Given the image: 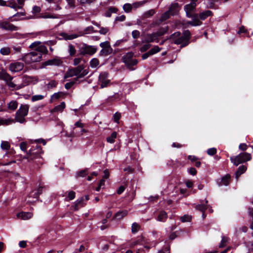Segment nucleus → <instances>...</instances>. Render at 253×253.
<instances>
[{
	"mask_svg": "<svg viewBox=\"0 0 253 253\" xmlns=\"http://www.w3.org/2000/svg\"><path fill=\"white\" fill-rule=\"evenodd\" d=\"M77 81L74 80L73 81L69 83H67L65 85V87L67 89H69L72 86L76 83Z\"/></svg>",
	"mask_w": 253,
	"mask_h": 253,
	"instance_id": "obj_60",
	"label": "nucleus"
},
{
	"mask_svg": "<svg viewBox=\"0 0 253 253\" xmlns=\"http://www.w3.org/2000/svg\"><path fill=\"white\" fill-rule=\"evenodd\" d=\"M170 15H172V12L171 10V8H170L169 10L163 14H162L160 20L157 22V24H160L162 22L165 21L169 18Z\"/></svg>",
	"mask_w": 253,
	"mask_h": 253,
	"instance_id": "obj_17",
	"label": "nucleus"
},
{
	"mask_svg": "<svg viewBox=\"0 0 253 253\" xmlns=\"http://www.w3.org/2000/svg\"><path fill=\"white\" fill-rule=\"evenodd\" d=\"M6 84L9 86V87L12 88H15L16 89H19L22 87L21 85H17L15 84H14L12 81V80L8 81V82L6 83Z\"/></svg>",
	"mask_w": 253,
	"mask_h": 253,
	"instance_id": "obj_35",
	"label": "nucleus"
},
{
	"mask_svg": "<svg viewBox=\"0 0 253 253\" xmlns=\"http://www.w3.org/2000/svg\"><path fill=\"white\" fill-rule=\"evenodd\" d=\"M24 66V64L21 62H14L10 64L9 69L12 72H18L21 71Z\"/></svg>",
	"mask_w": 253,
	"mask_h": 253,
	"instance_id": "obj_13",
	"label": "nucleus"
},
{
	"mask_svg": "<svg viewBox=\"0 0 253 253\" xmlns=\"http://www.w3.org/2000/svg\"><path fill=\"white\" fill-rule=\"evenodd\" d=\"M85 204L84 203V197H82L80 199H78L72 206V208L75 211H78L81 208L84 206Z\"/></svg>",
	"mask_w": 253,
	"mask_h": 253,
	"instance_id": "obj_15",
	"label": "nucleus"
},
{
	"mask_svg": "<svg viewBox=\"0 0 253 253\" xmlns=\"http://www.w3.org/2000/svg\"><path fill=\"white\" fill-rule=\"evenodd\" d=\"M29 47L31 49H35L34 51H36L43 54H47L48 52L47 48L44 45L42 44V42L39 41L33 42L29 46Z\"/></svg>",
	"mask_w": 253,
	"mask_h": 253,
	"instance_id": "obj_10",
	"label": "nucleus"
},
{
	"mask_svg": "<svg viewBox=\"0 0 253 253\" xmlns=\"http://www.w3.org/2000/svg\"><path fill=\"white\" fill-rule=\"evenodd\" d=\"M65 107V103L62 102L60 105L56 106L53 110L52 112H62Z\"/></svg>",
	"mask_w": 253,
	"mask_h": 253,
	"instance_id": "obj_30",
	"label": "nucleus"
},
{
	"mask_svg": "<svg viewBox=\"0 0 253 253\" xmlns=\"http://www.w3.org/2000/svg\"><path fill=\"white\" fill-rule=\"evenodd\" d=\"M62 63V62L58 59H54L49 60L45 62L46 65H60Z\"/></svg>",
	"mask_w": 253,
	"mask_h": 253,
	"instance_id": "obj_28",
	"label": "nucleus"
},
{
	"mask_svg": "<svg viewBox=\"0 0 253 253\" xmlns=\"http://www.w3.org/2000/svg\"><path fill=\"white\" fill-rule=\"evenodd\" d=\"M60 36L66 40H71L79 37L78 34H68L64 32L61 33Z\"/></svg>",
	"mask_w": 253,
	"mask_h": 253,
	"instance_id": "obj_21",
	"label": "nucleus"
},
{
	"mask_svg": "<svg viewBox=\"0 0 253 253\" xmlns=\"http://www.w3.org/2000/svg\"><path fill=\"white\" fill-rule=\"evenodd\" d=\"M32 214L29 212H20L17 214L18 217H21L22 219L26 220L30 218Z\"/></svg>",
	"mask_w": 253,
	"mask_h": 253,
	"instance_id": "obj_22",
	"label": "nucleus"
},
{
	"mask_svg": "<svg viewBox=\"0 0 253 253\" xmlns=\"http://www.w3.org/2000/svg\"><path fill=\"white\" fill-rule=\"evenodd\" d=\"M144 242V239L143 237H138V239L134 241L132 243V244L134 246L137 245H143V243Z\"/></svg>",
	"mask_w": 253,
	"mask_h": 253,
	"instance_id": "obj_49",
	"label": "nucleus"
},
{
	"mask_svg": "<svg viewBox=\"0 0 253 253\" xmlns=\"http://www.w3.org/2000/svg\"><path fill=\"white\" fill-rule=\"evenodd\" d=\"M212 13L211 10H206L199 13V18L202 20H205L207 17L211 16Z\"/></svg>",
	"mask_w": 253,
	"mask_h": 253,
	"instance_id": "obj_24",
	"label": "nucleus"
},
{
	"mask_svg": "<svg viewBox=\"0 0 253 253\" xmlns=\"http://www.w3.org/2000/svg\"><path fill=\"white\" fill-rule=\"evenodd\" d=\"M108 73L107 72L101 73L99 77V84L101 88L107 87L110 83V80L108 79Z\"/></svg>",
	"mask_w": 253,
	"mask_h": 253,
	"instance_id": "obj_11",
	"label": "nucleus"
},
{
	"mask_svg": "<svg viewBox=\"0 0 253 253\" xmlns=\"http://www.w3.org/2000/svg\"><path fill=\"white\" fill-rule=\"evenodd\" d=\"M74 127H73V133H75V132L76 131V128L77 127H80L81 128V133L82 134L86 132L87 131L84 128V124L81 122V121H79L77 122L75 125Z\"/></svg>",
	"mask_w": 253,
	"mask_h": 253,
	"instance_id": "obj_20",
	"label": "nucleus"
},
{
	"mask_svg": "<svg viewBox=\"0 0 253 253\" xmlns=\"http://www.w3.org/2000/svg\"><path fill=\"white\" fill-rule=\"evenodd\" d=\"M187 159L190 160L192 163L196 162L197 161L199 160L200 159L194 155H189L187 157Z\"/></svg>",
	"mask_w": 253,
	"mask_h": 253,
	"instance_id": "obj_57",
	"label": "nucleus"
},
{
	"mask_svg": "<svg viewBox=\"0 0 253 253\" xmlns=\"http://www.w3.org/2000/svg\"><path fill=\"white\" fill-rule=\"evenodd\" d=\"M247 170V167L244 165L240 166L236 172V177L238 178L241 174L245 172Z\"/></svg>",
	"mask_w": 253,
	"mask_h": 253,
	"instance_id": "obj_26",
	"label": "nucleus"
},
{
	"mask_svg": "<svg viewBox=\"0 0 253 253\" xmlns=\"http://www.w3.org/2000/svg\"><path fill=\"white\" fill-rule=\"evenodd\" d=\"M29 143H20V146L21 150L26 152L27 155L23 157L22 162L24 163H28L29 166L34 169L39 168L40 165L43 164V159L41 156V154H43V151L42 150L41 146L38 145L39 143H35L36 147L32 146L27 151V148L29 146H28Z\"/></svg>",
	"mask_w": 253,
	"mask_h": 253,
	"instance_id": "obj_1",
	"label": "nucleus"
},
{
	"mask_svg": "<svg viewBox=\"0 0 253 253\" xmlns=\"http://www.w3.org/2000/svg\"><path fill=\"white\" fill-rule=\"evenodd\" d=\"M217 152V150L215 148H211L207 150V153L210 156H213Z\"/></svg>",
	"mask_w": 253,
	"mask_h": 253,
	"instance_id": "obj_51",
	"label": "nucleus"
},
{
	"mask_svg": "<svg viewBox=\"0 0 253 253\" xmlns=\"http://www.w3.org/2000/svg\"><path fill=\"white\" fill-rule=\"evenodd\" d=\"M133 55L132 52H128L123 57L124 62L131 69L133 66L136 65L137 63L136 59H132Z\"/></svg>",
	"mask_w": 253,
	"mask_h": 253,
	"instance_id": "obj_9",
	"label": "nucleus"
},
{
	"mask_svg": "<svg viewBox=\"0 0 253 253\" xmlns=\"http://www.w3.org/2000/svg\"><path fill=\"white\" fill-rule=\"evenodd\" d=\"M167 217L168 216L167 212L164 211H162L159 212L157 219L159 221L164 222L167 218Z\"/></svg>",
	"mask_w": 253,
	"mask_h": 253,
	"instance_id": "obj_25",
	"label": "nucleus"
},
{
	"mask_svg": "<svg viewBox=\"0 0 253 253\" xmlns=\"http://www.w3.org/2000/svg\"><path fill=\"white\" fill-rule=\"evenodd\" d=\"M57 84V82L56 81L52 80L46 84V86L47 89H50L53 87H55Z\"/></svg>",
	"mask_w": 253,
	"mask_h": 253,
	"instance_id": "obj_40",
	"label": "nucleus"
},
{
	"mask_svg": "<svg viewBox=\"0 0 253 253\" xmlns=\"http://www.w3.org/2000/svg\"><path fill=\"white\" fill-rule=\"evenodd\" d=\"M22 59L26 64H28L39 62L42 60V53L33 51L25 54Z\"/></svg>",
	"mask_w": 253,
	"mask_h": 253,
	"instance_id": "obj_4",
	"label": "nucleus"
},
{
	"mask_svg": "<svg viewBox=\"0 0 253 253\" xmlns=\"http://www.w3.org/2000/svg\"><path fill=\"white\" fill-rule=\"evenodd\" d=\"M44 97V95H33L31 98V100L33 102L36 101L38 100H42Z\"/></svg>",
	"mask_w": 253,
	"mask_h": 253,
	"instance_id": "obj_50",
	"label": "nucleus"
},
{
	"mask_svg": "<svg viewBox=\"0 0 253 253\" xmlns=\"http://www.w3.org/2000/svg\"><path fill=\"white\" fill-rule=\"evenodd\" d=\"M155 13V11L154 9H151L148 11H146L143 14V17L144 18H149L153 16Z\"/></svg>",
	"mask_w": 253,
	"mask_h": 253,
	"instance_id": "obj_47",
	"label": "nucleus"
},
{
	"mask_svg": "<svg viewBox=\"0 0 253 253\" xmlns=\"http://www.w3.org/2000/svg\"><path fill=\"white\" fill-rule=\"evenodd\" d=\"M69 7L74 8L75 7V0H66Z\"/></svg>",
	"mask_w": 253,
	"mask_h": 253,
	"instance_id": "obj_62",
	"label": "nucleus"
},
{
	"mask_svg": "<svg viewBox=\"0 0 253 253\" xmlns=\"http://www.w3.org/2000/svg\"><path fill=\"white\" fill-rule=\"evenodd\" d=\"M140 225L137 224L136 222H134L132 223L131 226V232L133 234H135L138 232L139 229H140Z\"/></svg>",
	"mask_w": 253,
	"mask_h": 253,
	"instance_id": "obj_39",
	"label": "nucleus"
},
{
	"mask_svg": "<svg viewBox=\"0 0 253 253\" xmlns=\"http://www.w3.org/2000/svg\"><path fill=\"white\" fill-rule=\"evenodd\" d=\"M117 133L116 132H113L111 135L107 138V141L108 142H113L115 141Z\"/></svg>",
	"mask_w": 253,
	"mask_h": 253,
	"instance_id": "obj_45",
	"label": "nucleus"
},
{
	"mask_svg": "<svg viewBox=\"0 0 253 253\" xmlns=\"http://www.w3.org/2000/svg\"><path fill=\"white\" fill-rule=\"evenodd\" d=\"M100 46L102 48H107V47L108 48V47H111L109 42H108L107 41L100 43Z\"/></svg>",
	"mask_w": 253,
	"mask_h": 253,
	"instance_id": "obj_63",
	"label": "nucleus"
},
{
	"mask_svg": "<svg viewBox=\"0 0 253 253\" xmlns=\"http://www.w3.org/2000/svg\"><path fill=\"white\" fill-rule=\"evenodd\" d=\"M14 121L12 119H0V125H8L13 123Z\"/></svg>",
	"mask_w": 253,
	"mask_h": 253,
	"instance_id": "obj_43",
	"label": "nucleus"
},
{
	"mask_svg": "<svg viewBox=\"0 0 253 253\" xmlns=\"http://www.w3.org/2000/svg\"><path fill=\"white\" fill-rule=\"evenodd\" d=\"M41 11V8L40 6L35 5L32 8V13L36 14L39 13Z\"/></svg>",
	"mask_w": 253,
	"mask_h": 253,
	"instance_id": "obj_56",
	"label": "nucleus"
},
{
	"mask_svg": "<svg viewBox=\"0 0 253 253\" xmlns=\"http://www.w3.org/2000/svg\"><path fill=\"white\" fill-rule=\"evenodd\" d=\"M88 174V169L86 168L84 169L81 170L79 171L77 173V177H84L87 175Z\"/></svg>",
	"mask_w": 253,
	"mask_h": 253,
	"instance_id": "obj_32",
	"label": "nucleus"
},
{
	"mask_svg": "<svg viewBox=\"0 0 253 253\" xmlns=\"http://www.w3.org/2000/svg\"><path fill=\"white\" fill-rule=\"evenodd\" d=\"M0 147L3 150H9L10 148V143H1Z\"/></svg>",
	"mask_w": 253,
	"mask_h": 253,
	"instance_id": "obj_59",
	"label": "nucleus"
},
{
	"mask_svg": "<svg viewBox=\"0 0 253 253\" xmlns=\"http://www.w3.org/2000/svg\"><path fill=\"white\" fill-rule=\"evenodd\" d=\"M94 31V28L92 26H88L86 27L84 31L80 32L79 34H78L79 37L82 36L85 34H89L91 33L95 32Z\"/></svg>",
	"mask_w": 253,
	"mask_h": 253,
	"instance_id": "obj_23",
	"label": "nucleus"
},
{
	"mask_svg": "<svg viewBox=\"0 0 253 253\" xmlns=\"http://www.w3.org/2000/svg\"><path fill=\"white\" fill-rule=\"evenodd\" d=\"M0 29L8 31H15L19 30V28L12 23L8 20H0Z\"/></svg>",
	"mask_w": 253,
	"mask_h": 253,
	"instance_id": "obj_7",
	"label": "nucleus"
},
{
	"mask_svg": "<svg viewBox=\"0 0 253 253\" xmlns=\"http://www.w3.org/2000/svg\"><path fill=\"white\" fill-rule=\"evenodd\" d=\"M96 0H80V2L82 5H89Z\"/></svg>",
	"mask_w": 253,
	"mask_h": 253,
	"instance_id": "obj_52",
	"label": "nucleus"
},
{
	"mask_svg": "<svg viewBox=\"0 0 253 253\" xmlns=\"http://www.w3.org/2000/svg\"><path fill=\"white\" fill-rule=\"evenodd\" d=\"M158 253H170V247L169 245L164 247Z\"/></svg>",
	"mask_w": 253,
	"mask_h": 253,
	"instance_id": "obj_53",
	"label": "nucleus"
},
{
	"mask_svg": "<svg viewBox=\"0 0 253 253\" xmlns=\"http://www.w3.org/2000/svg\"><path fill=\"white\" fill-rule=\"evenodd\" d=\"M29 106L27 104L21 105L16 113L15 120L16 121L23 123L25 121V117L28 114Z\"/></svg>",
	"mask_w": 253,
	"mask_h": 253,
	"instance_id": "obj_6",
	"label": "nucleus"
},
{
	"mask_svg": "<svg viewBox=\"0 0 253 253\" xmlns=\"http://www.w3.org/2000/svg\"><path fill=\"white\" fill-rule=\"evenodd\" d=\"M196 3L191 2L190 4H186L184 7V9L186 12L187 17H190L192 16V14H193L196 10Z\"/></svg>",
	"mask_w": 253,
	"mask_h": 253,
	"instance_id": "obj_12",
	"label": "nucleus"
},
{
	"mask_svg": "<svg viewBox=\"0 0 253 253\" xmlns=\"http://www.w3.org/2000/svg\"><path fill=\"white\" fill-rule=\"evenodd\" d=\"M84 69V66L83 65L69 69L65 74L64 79L76 76L74 80L77 81L79 79L83 78L88 74V71Z\"/></svg>",
	"mask_w": 253,
	"mask_h": 253,
	"instance_id": "obj_2",
	"label": "nucleus"
},
{
	"mask_svg": "<svg viewBox=\"0 0 253 253\" xmlns=\"http://www.w3.org/2000/svg\"><path fill=\"white\" fill-rule=\"evenodd\" d=\"M231 179V176L229 174H227L221 178L217 180V183L219 186L222 185L227 186Z\"/></svg>",
	"mask_w": 253,
	"mask_h": 253,
	"instance_id": "obj_14",
	"label": "nucleus"
},
{
	"mask_svg": "<svg viewBox=\"0 0 253 253\" xmlns=\"http://www.w3.org/2000/svg\"><path fill=\"white\" fill-rule=\"evenodd\" d=\"M113 52V49L111 47H107V48H104L100 52V55L101 56H107L111 54Z\"/></svg>",
	"mask_w": 253,
	"mask_h": 253,
	"instance_id": "obj_27",
	"label": "nucleus"
},
{
	"mask_svg": "<svg viewBox=\"0 0 253 253\" xmlns=\"http://www.w3.org/2000/svg\"><path fill=\"white\" fill-rule=\"evenodd\" d=\"M132 5L129 3H126L123 6V9L126 12L128 13L131 11Z\"/></svg>",
	"mask_w": 253,
	"mask_h": 253,
	"instance_id": "obj_48",
	"label": "nucleus"
},
{
	"mask_svg": "<svg viewBox=\"0 0 253 253\" xmlns=\"http://www.w3.org/2000/svg\"><path fill=\"white\" fill-rule=\"evenodd\" d=\"M192 219V217L188 214H185L180 217V220L182 222H190Z\"/></svg>",
	"mask_w": 253,
	"mask_h": 253,
	"instance_id": "obj_41",
	"label": "nucleus"
},
{
	"mask_svg": "<svg viewBox=\"0 0 253 253\" xmlns=\"http://www.w3.org/2000/svg\"><path fill=\"white\" fill-rule=\"evenodd\" d=\"M8 4L7 6L10 7L11 8L17 9H21L22 8V6H20L17 5L14 0H9L8 1Z\"/></svg>",
	"mask_w": 253,
	"mask_h": 253,
	"instance_id": "obj_33",
	"label": "nucleus"
},
{
	"mask_svg": "<svg viewBox=\"0 0 253 253\" xmlns=\"http://www.w3.org/2000/svg\"><path fill=\"white\" fill-rule=\"evenodd\" d=\"M17 106H18L17 102L16 101H12L9 102V103L8 104V107L9 109L12 110H14L17 108Z\"/></svg>",
	"mask_w": 253,
	"mask_h": 253,
	"instance_id": "obj_44",
	"label": "nucleus"
},
{
	"mask_svg": "<svg viewBox=\"0 0 253 253\" xmlns=\"http://www.w3.org/2000/svg\"><path fill=\"white\" fill-rule=\"evenodd\" d=\"M175 37L178 38L175 40V44H180V47L182 48L187 46L189 43L191 33L189 30L184 31L182 35L180 32H176L175 33Z\"/></svg>",
	"mask_w": 253,
	"mask_h": 253,
	"instance_id": "obj_3",
	"label": "nucleus"
},
{
	"mask_svg": "<svg viewBox=\"0 0 253 253\" xmlns=\"http://www.w3.org/2000/svg\"><path fill=\"white\" fill-rule=\"evenodd\" d=\"M30 196L33 197L34 198L38 199L39 198L40 195L38 194V192L35 189L30 193Z\"/></svg>",
	"mask_w": 253,
	"mask_h": 253,
	"instance_id": "obj_61",
	"label": "nucleus"
},
{
	"mask_svg": "<svg viewBox=\"0 0 253 253\" xmlns=\"http://www.w3.org/2000/svg\"><path fill=\"white\" fill-rule=\"evenodd\" d=\"M76 197V193L73 191H70L68 193L67 197L65 198L66 201H71L75 199Z\"/></svg>",
	"mask_w": 253,
	"mask_h": 253,
	"instance_id": "obj_42",
	"label": "nucleus"
},
{
	"mask_svg": "<svg viewBox=\"0 0 253 253\" xmlns=\"http://www.w3.org/2000/svg\"><path fill=\"white\" fill-rule=\"evenodd\" d=\"M196 209L202 212L205 211L207 209V207L206 205L204 204H199L196 205Z\"/></svg>",
	"mask_w": 253,
	"mask_h": 253,
	"instance_id": "obj_46",
	"label": "nucleus"
},
{
	"mask_svg": "<svg viewBox=\"0 0 253 253\" xmlns=\"http://www.w3.org/2000/svg\"><path fill=\"white\" fill-rule=\"evenodd\" d=\"M125 189H126V188L124 186H123V185L120 186L117 190V193L118 195H121L124 192Z\"/></svg>",
	"mask_w": 253,
	"mask_h": 253,
	"instance_id": "obj_64",
	"label": "nucleus"
},
{
	"mask_svg": "<svg viewBox=\"0 0 253 253\" xmlns=\"http://www.w3.org/2000/svg\"><path fill=\"white\" fill-rule=\"evenodd\" d=\"M1 54L6 55L10 53V48L8 47H3L0 50Z\"/></svg>",
	"mask_w": 253,
	"mask_h": 253,
	"instance_id": "obj_54",
	"label": "nucleus"
},
{
	"mask_svg": "<svg viewBox=\"0 0 253 253\" xmlns=\"http://www.w3.org/2000/svg\"><path fill=\"white\" fill-rule=\"evenodd\" d=\"M68 51L71 56H74L76 53V49L73 45L70 44L68 46Z\"/></svg>",
	"mask_w": 253,
	"mask_h": 253,
	"instance_id": "obj_34",
	"label": "nucleus"
},
{
	"mask_svg": "<svg viewBox=\"0 0 253 253\" xmlns=\"http://www.w3.org/2000/svg\"><path fill=\"white\" fill-rule=\"evenodd\" d=\"M99 64V61L97 58H94L90 61V66L92 68H96L98 66Z\"/></svg>",
	"mask_w": 253,
	"mask_h": 253,
	"instance_id": "obj_37",
	"label": "nucleus"
},
{
	"mask_svg": "<svg viewBox=\"0 0 253 253\" xmlns=\"http://www.w3.org/2000/svg\"><path fill=\"white\" fill-rule=\"evenodd\" d=\"M199 15L198 16L197 14H192V16L189 18H191L192 21L188 22L187 24L193 26L201 25L202 23L199 20Z\"/></svg>",
	"mask_w": 253,
	"mask_h": 253,
	"instance_id": "obj_16",
	"label": "nucleus"
},
{
	"mask_svg": "<svg viewBox=\"0 0 253 253\" xmlns=\"http://www.w3.org/2000/svg\"><path fill=\"white\" fill-rule=\"evenodd\" d=\"M97 48L95 46L84 44L80 49V54L82 55L86 54L92 55L97 51Z\"/></svg>",
	"mask_w": 253,
	"mask_h": 253,
	"instance_id": "obj_8",
	"label": "nucleus"
},
{
	"mask_svg": "<svg viewBox=\"0 0 253 253\" xmlns=\"http://www.w3.org/2000/svg\"><path fill=\"white\" fill-rule=\"evenodd\" d=\"M1 78L7 83L8 81L12 80L13 77L10 76L8 73L5 72H2L1 73Z\"/></svg>",
	"mask_w": 253,
	"mask_h": 253,
	"instance_id": "obj_31",
	"label": "nucleus"
},
{
	"mask_svg": "<svg viewBox=\"0 0 253 253\" xmlns=\"http://www.w3.org/2000/svg\"><path fill=\"white\" fill-rule=\"evenodd\" d=\"M251 159V154L247 152L241 153L237 156L230 158L231 162L236 166H238L239 164L249 161Z\"/></svg>",
	"mask_w": 253,
	"mask_h": 253,
	"instance_id": "obj_5",
	"label": "nucleus"
},
{
	"mask_svg": "<svg viewBox=\"0 0 253 253\" xmlns=\"http://www.w3.org/2000/svg\"><path fill=\"white\" fill-rule=\"evenodd\" d=\"M188 173L192 175H196L197 173V171L196 169L194 167H191L189 169H188Z\"/></svg>",
	"mask_w": 253,
	"mask_h": 253,
	"instance_id": "obj_58",
	"label": "nucleus"
},
{
	"mask_svg": "<svg viewBox=\"0 0 253 253\" xmlns=\"http://www.w3.org/2000/svg\"><path fill=\"white\" fill-rule=\"evenodd\" d=\"M64 93L62 92H58L57 93H54L51 96L50 100V102L51 103L54 100H57L59 99L60 97L64 95Z\"/></svg>",
	"mask_w": 253,
	"mask_h": 253,
	"instance_id": "obj_29",
	"label": "nucleus"
},
{
	"mask_svg": "<svg viewBox=\"0 0 253 253\" xmlns=\"http://www.w3.org/2000/svg\"><path fill=\"white\" fill-rule=\"evenodd\" d=\"M156 37V34H149L147 35L145 38V41L146 42H151L154 41L155 38Z\"/></svg>",
	"mask_w": 253,
	"mask_h": 253,
	"instance_id": "obj_36",
	"label": "nucleus"
},
{
	"mask_svg": "<svg viewBox=\"0 0 253 253\" xmlns=\"http://www.w3.org/2000/svg\"><path fill=\"white\" fill-rule=\"evenodd\" d=\"M118 11L117 8L111 6L108 7L104 13V15L107 17H110L112 13H116Z\"/></svg>",
	"mask_w": 253,
	"mask_h": 253,
	"instance_id": "obj_19",
	"label": "nucleus"
},
{
	"mask_svg": "<svg viewBox=\"0 0 253 253\" xmlns=\"http://www.w3.org/2000/svg\"><path fill=\"white\" fill-rule=\"evenodd\" d=\"M161 49L158 46H155L153 48L150 49L149 51L150 53L152 55L159 52Z\"/></svg>",
	"mask_w": 253,
	"mask_h": 253,
	"instance_id": "obj_55",
	"label": "nucleus"
},
{
	"mask_svg": "<svg viewBox=\"0 0 253 253\" xmlns=\"http://www.w3.org/2000/svg\"><path fill=\"white\" fill-rule=\"evenodd\" d=\"M38 17L41 18H57V16L56 15L45 13V14H42Z\"/></svg>",
	"mask_w": 253,
	"mask_h": 253,
	"instance_id": "obj_38",
	"label": "nucleus"
},
{
	"mask_svg": "<svg viewBox=\"0 0 253 253\" xmlns=\"http://www.w3.org/2000/svg\"><path fill=\"white\" fill-rule=\"evenodd\" d=\"M127 213L128 211L126 210L120 211L115 214L113 218L117 220H120L127 215Z\"/></svg>",
	"mask_w": 253,
	"mask_h": 253,
	"instance_id": "obj_18",
	"label": "nucleus"
}]
</instances>
